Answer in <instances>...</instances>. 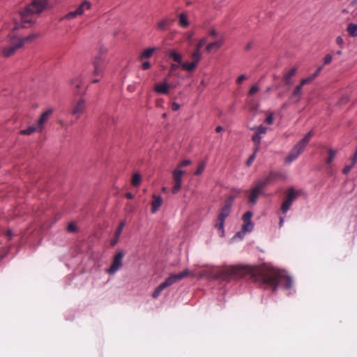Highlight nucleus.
<instances>
[{
	"instance_id": "nucleus-1",
	"label": "nucleus",
	"mask_w": 357,
	"mask_h": 357,
	"mask_svg": "<svg viewBox=\"0 0 357 357\" xmlns=\"http://www.w3.org/2000/svg\"><path fill=\"white\" fill-rule=\"evenodd\" d=\"M255 282H259L265 287L275 291L278 287L289 289L292 287L291 277L275 269H264L250 266H227L220 271V278L229 280L248 277Z\"/></svg>"
},
{
	"instance_id": "nucleus-2",
	"label": "nucleus",
	"mask_w": 357,
	"mask_h": 357,
	"mask_svg": "<svg viewBox=\"0 0 357 357\" xmlns=\"http://www.w3.org/2000/svg\"><path fill=\"white\" fill-rule=\"evenodd\" d=\"M40 36V35L38 33H33L24 38L15 34H9L8 36L9 45L3 47L1 54L4 58H8L15 54L17 50L22 48L25 43H31Z\"/></svg>"
},
{
	"instance_id": "nucleus-3",
	"label": "nucleus",
	"mask_w": 357,
	"mask_h": 357,
	"mask_svg": "<svg viewBox=\"0 0 357 357\" xmlns=\"http://www.w3.org/2000/svg\"><path fill=\"white\" fill-rule=\"evenodd\" d=\"M313 135L314 132L312 130L308 132L305 136L293 147L289 155L285 158V162L291 163L294 161L304 151Z\"/></svg>"
},
{
	"instance_id": "nucleus-4",
	"label": "nucleus",
	"mask_w": 357,
	"mask_h": 357,
	"mask_svg": "<svg viewBox=\"0 0 357 357\" xmlns=\"http://www.w3.org/2000/svg\"><path fill=\"white\" fill-rule=\"evenodd\" d=\"M240 189H234L230 195L224 202V204L220 211L218 218L225 220L231 212V208L233 205L234 199L241 193Z\"/></svg>"
},
{
	"instance_id": "nucleus-5",
	"label": "nucleus",
	"mask_w": 357,
	"mask_h": 357,
	"mask_svg": "<svg viewBox=\"0 0 357 357\" xmlns=\"http://www.w3.org/2000/svg\"><path fill=\"white\" fill-rule=\"evenodd\" d=\"M193 275L192 273L188 269L183 270L182 272L178 274L170 275L161 284L165 288L172 285L173 284L185 278L188 276Z\"/></svg>"
},
{
	"instance_id": "nucleus-6",
	"label": "nucleus",
	"mask_w": 357,
	"mask_h": 357,
	"mask_svg": "<svg viewBox=\"0 0 357 357\" xmlns=\"http://www.w3.org/2000/svg\"><path fill=\"white\" fill-rule=\"evenodd\" d=\"M192 62L183 63L181 64V68L188 72H193L197 67L198 63L202 59V54L198 50H194L191 53Z\"/></svg>"
},
{
	"instance_id": "nucleus-7",
	"label": "nucleus",
	"mask_w": 357,
	"mask_h": 357,
	"mask_svg": "<svg viewBox=\"0 0 357 357\" xmlns=\"http://www.w3.org/2000/svg\"><path fill=\"white\" fill-rule=\"evenodd\" d=\"M279 175V173L271 172L266 176L255 181V185L264 192V190L266 186L274 181Z\"/></svg>"
},
{
	"instance_id": "nucleus-8",
	"label": "nucleus",
	"mask_w": 357,
	"mask_h": 357,
	"mask_svg": "<svg viewBox=\"0 0 357 357\" xmlns=\"http://www.w3.org/2000/svg\"><path fill=\"white\" fill-rule=\"evenodd\" d=\"M123 257L124 253L122 251H119L115 254L113 257L112 263L107 271L108 274L113 275L121 268Z\"/></svg>"
},
{
	"instance_id": "nucleus-9",
	"label": "nucleus",
	"mask_w": 357,
	"mask_h": 357,
	"mask_svg": "<svg viewBox=\"0 0 357 357\" xmlns=\"http://www.w3.org/2000/svg\"><path fill=\"white\" fill-rule=\"evenodd\" d=\"M85 109V100L79 98L72 103L70 113L73 115L76 116L77 119H79L80 115L84 112Z\"/></svg>"
},
{
	"instance_id": "nucleus-10",
	"label": "nucleus",
	"mask_w": 357,
	"mask_h": 357,
	"mask_svg": "<svg viewBox=\"0 0 357 357\" xmlns=\"http://www.w3.org/2000/svg\"><path fill=\"white\" fill-rule=\"evenodd\" d=\"M48 0H32L27 7L30 8L33 13L39 15L46 8Z\"/></svg>"
},
{
	"instance_id": "nucleus-11",
	"label": "nucleus",
	"mask_w": 357,
	"mask_h": 357,
	"mask_svg": "<svg viewBox=\"0 0 357 357\" xmlns=\"http://www.w3.org/2000/svg\"><path fill=\"white\" fill-rule=\"evenodd\" d=\"M86 6L87 9H89L91 7V3L87 1H84L75 11H71L68 13L66 15H64L61 20H70L72 18L76 17L77 15H81L84 13V6Z\"/></svg>"
},
{
	"instance_id": "nucleus-12",
	"label": "nucleus",
	"mask_w": 357,
	"mask_h": 357,
	"mask_svg": "<svg viewBox=\"0 0 357 357\" xmlns=\"http://www.w3.org/2000/svg\"><path fill=\"white\" fill-rule=\"evenodd\" d=\"M174 76L169 75L165 77L160 84H155L153 89H169L177 87V85L173 82Z\"/></svg>"
},
{
	"instance_id": "nucleus-13",
	"label": "nucleus",
	"mask_w": 357,
	"mask_h": 357,
	"mask_svg": "<svg viewBox=\"0 0 357 357\" xmlns=\"http://www.w3.org/2000/svg\"><path fill=\"white\" fill-rule=\"evenodd\" d=\"M20 14L21 16V22L22 23H29L32 25L36 23V21L33 20L32 17L34 13L30 8L26 6L23 10L20 11Z\"/></svg>"
},
{
	"instance_id": "nucleus-14",
	"label": "nucleus",
	"mask_w": 357,
	"mask_h": 357,
	"mask_svg": "<svg viewBox=\"0 0 357 357\" xmlns=\"http://www.w3.org/2000/svg\"><path fill=\"white\" fill-rule=\"evenodd\" d=\"M172 22L173 20L168 17L162 18L157 22L155 24V29L160 32L166 31L169 29Z\"/></svg>"
},
{
	"instance_id": "nucleus-15",
	"label": "nucleus",
	"mask_w": 357,
	"mask_h": 357,
	"mask_svg": "<svg viewBox=\"0 0 357 357\" xmlns=\"http://www.w3.org/2000/svg\"><path fill=\"white\" fill-rule=\"evenodd\" d=\"M224 45V38H221L219 40L208 43L206 47L205 50L208 54H210L213 51L218 52Z\"/></svg>"
},
{
	"instance_id": "nucleus-16",
	"label": "nucleus",
	"mask_w": 357,
	"mask_h": 357,
	"mask_svg": "<svg viewBox=\"0 0 357 357\" xmlns=\"http://www.w3.org/2000/svg\"><path fill=\"white\" fill-rule=\"evenodd\" d=\"M261 194H263V191L255 185L249 192L248 202L252 205L255 204L259 196Z\"/></svg>"
},
{
	"instance_id": "nucleus-17",
	"label": "nucleus",
	"mask_w": 357,
	"mask_h": 357,
	"mask_svg": "<svg viewBox=\"0 0 357 357\" xmlns=\"http://www.w3.org/2000/svg\"><path fill=\"white\" fill-rule=\"evenodd\" d=\"M297 70L298 68L296 66H294L284 75L282 81L287 87H290L293 84L291 77L296 73Z\"/></svg>"
},
{
	"instance_id": "nucleus-18",
	"label": "nucleus",
	"mask_w": 357,
	"mask_h": 357,
	"mask_svg": "<svg viewBox=\"0 0 357 357\" xmlns=\"http://www.w3.org/2000/svg\"><path fill=\"white\" fill-rule=\"evenodd\" d=\"M322 69V67L320 66L319 67L316 72L311 75L310 76L306 77V78H304V79H302L301 80V82L298 85H297L294 89H301L302 87L305 84H309V83H311L312 82V81L314 79V78L318 75V74L320 73V71Z\"/></svg>"
},
{
	"instance_id": "nucleus-19",
	"label": "nucleus",
	"mask_w": 357,
	"mask_h": 357,
	"mask_svg": "<svg viewBox=\"0 0 357 357\" xmlns=\"http://www.w3.org/2000/svg\"><path fill=\"white\" fill-rule=\"evenodd\" d=\"M53 113L52 109H48L46 111H45L41 116H40L38 121V125L39 126V128L43 129V126L45 123L47 121V120L50 119L51 115Z\"/></svg>"
},
{
	"instance_id": "nucleus-20",
	"label": "nucleus",
	"mask_w": 357,
	"mask_h": 357,
	"mask_svg": "<svg viewBox=\"0 0 357 357\" xmlns=\"http://www.w3.org/2000/svg\"><path fill=\"white\" fill-rule=\"evenodd\" d=\"M253 227L252 222H243L241 230L236 233V236L242 238L245 233L250 232L252 230Z\"/></svg>"
},
{
	"instance_id": "nucleus-21",
	"label": "nucleus",
	"mask_w": 357,
	"mask_h": 357,
	"mask_svg": "<svg viewBox=\"0 0 357 357\" xmlns=\"http://www.w3.org/2000/svg\"><path fill=\"white\" fill-rule=\"evenodd\" d=\"M153 201L151 202V212L155 213L162 204V199L160 196L153 195L152 196Z\"/></svg>"
},
{
	"instance_id": "nucleus-22",
	"label": "nucleus",
	"mask_w": 357,
	"mask_h": 357,
	"mask_svg": "<svg viewBox=\"0 0 357 357\" xmlns=\"http://www.w3.org/2000/svg\"><path fill=\"white\" fill-rule=\"evenodd\" d=\"M167 56L172 59L175 62L178 63L181 66L183 63H182V55L177 52L175 50H172L167 53Z\"/></svg>"
},
{
	"instance_id": "nucleus-23",
	"label": "nucleus",
	"mask_w": 357,
	"mask_h": 357,
	"mask_svg": "<svg viewBox=\"0 0 357 357\" xmlns=\"http://www.w3.org/2000/svg\"><path fill=\"white\" fill-rule=\"evenodd\" d=\"M299 192L293 188H289L286 194L284 199L293 204L294 201L299 196Z\"/></svg>"
},
{
	"instance_id": "nucleus-24",
	"label": "nucleus",
	"mask_w": 357,
	"mask_h": 357,
	"mask_svg": "<svg viewBox=\"0 0 357 357\" xmlns=\"http://www.w3.org/2000/svg\"><path fill=\"white\" fill-rule=\"evenodd\" d=\"M157 50L156 47H149L145 49L139 56V60L142 61L144 59H149L152 56L153 53Z\"/></svg>"
},
{
	"instance_id": "nucleus-25",
	"label": "nucleus",
	"mask_w": 357,
	"mask_h": 357,
	"mask_svg": "<svg viewBox=\"0 0 357 357\" xmlns=\"http://www.w3.org/2000/svg\"><path fill=\"white\" fill-rule=\"evenodd\" d=\"M42 129L39 128V126H30L26 129L21 130L20 131V135H29L35 132H42Z\"/></svg>"
},
{
	"instance_id": "nucleus-26",
	"label": "nucleus",
	"mask_w": 357,
	"mask_h": 357,
	"mask_svg": "<svg viewBox=\"0 0 357 357\" xmlns=\"http://www.w3.org/2000/svg\"><path fill=\"white\" fill-rule=\"evenodd\" d=\"M100 60H101L100 55H98L94 58V60L93 61V65L94 67V70L93 71V75H102V70L99 68V63H100Z\"/></svg>"
},
{
	"instance_id": "nucleus-27",
	"label": "nucleus",
	"mask_w": 357,
	"mask_h": 357,
	"mask_svg": "<svg viewBox=\"0 0 357 357\" xmlns=\"http://www.w3.org/2000/svg\"><path fill=\"white\" fill-rule=\"evenodd\" d=\"M257 91L250 90V91H249V93H248V104L249 109L252 111L256 110L258 107V105L257 103L252 102V98L255 94V92H257Z\"/></svg>"
},
{
	"instance_id": "nucleus-28",
	"label": "nucleus",
	"mask_w": 357,
	"mask_h": 357,
	"mask_svg": "<svg viewBox=\"0 0 357 357\" xmlns=\"http://www.w3.org/2000/svg\"><path fill=\"white\" fill-rule=\"evenodd\" d=\"M178 24L183 28L188 27L190 25L187 13H181L178 15Z\"/></svg>"
},
{
	"instance_id": "nucleus-29",
	"label": "nucleus",
	"mask_w": 357,
	"mask_h": 357,
	"mask_svg": "<svg viewBox=\"0 0 357 357\" xmlns=\"http://www.w3.org/2000/svg\"><path fill=\"white\" fill-rule=\"evenodd\" d=\"M185 172L178 169H175L172 172L174 182L182 183V176Z\"/></svg>"
},
{
	"instance_id": "nucleus-30",
	"label": "nucleus",
	"mask_w": 357,
	"mask_h": 357,
	"mask_svg": "<svg viewBox=\"0 0 357 357\" xmlns=\"http://www.w3.org/2000/svg\"><path fill=\"white\" fill-rule=\"evenodd\" d=\"M347 31L349 35L351 37L357 36V24L354 23H349L347 26Z\"/></svg>"
},
{
	"instance_id": "nucleus-31",
	"label": "nucleus",
	"mask_w": 357,
	"mask_h": 357,
	"mask_svg": "<svg viewBox=\"0 0 357 357\" xmlns=\"http://www.w3.org/2000/svg\"><path fill=\"white\" fill-rule=\"evenodd\" d=\"M337 153V150H335L333 149H328V155L327 158L326 159V164L329 165L333 161Z\"/></svg>"
},
{
	"instance_id": "nucleus-32",
	"label": "nucleus",
	"mask_w": 357,
	"mask_h": 357,
	"mask_svg": "<svg viewBox=\"0 0 357 357\" xmlns=\"http://www.w3.org/2000/svg\"><path fill=\"white\" fill-rule=\"evenodd\" d=\"M141 176L139 173H135L132 175V180H131V184L134 187H137L140 185L141 183Z\"/></svg>"
},
{
	"instance_id": "nucleus-33",
	"label": "nucleus",
	"mask_w": 357,
	"mask_h": 357,
	"mask_svg": "<svg viewBox=\"0 0 357 357\" xmlns=\"http://www.w3.org/2000/svg\"><path fill=\"white\" fill-rule=\"evenodd\" d=\"M225 220L218 218L215 227L219 231L220 235L223 236L224 234Z\"/></svg>"
},
{
	"instance_id": "nucleus-34",
	"label": "nucleus",
	"mask_w": 357,
	"mask_h": 357,
	"mask_svg": "<svg viewBox=\"0 0 357 357\" xmlns=\"http://www.w3.org/2000/svg\"><path fill=\"white\" fill-rule=\"evenodd\" d=\"M291 205L292 204H291L290 202L284 199L281 205V211L284 214L287 213V212L290 209Z\"/></svg>"
},
{
	"instance_id": "nucleus-35",
	"label": "nucleus",
	"mask_w": 357,
	"mask_h": 357,
	"mask_svg": "<svg viewBox=\"0 0 357 357\" xmlns=\"http://www.w3.org/2000/svg\"><path fill=\"white\" fill-rule=\"evenodd\" d=\"M206 162L205 161H202L199 162L197 170L195 172V175L198 176L200 175L204 170L206 167Z\"/></svg>"
},
{
	"instance_id": "nucleus-36",
	"label": "nucleus",
	"mask_w": 357,
	"mask_h": 357,
	"mask_svg": "<svg viewBox=\"0 0 357 357\" xmlns=\"http://www.w3.org/2000/svg\"><path fill=\"white\" fill-rule=\"evenodd\" d=\"M165 288L162 286V284H160L153 292L152 297L154 298H158L160 294H161L162 291L165 289Z\"/></svg>"
},
{
	"instance_id": "nucleus-37",
	"label": "nucleus",
	"mask_w": 357,
	"mask_h": 357,
	"mask_svg": "<svg viewBox=\"0 0 357 357\" xmlns=\"http://www.w3.org/2000/svg\"><path fill=\"white\" fill-rule=\"evenodd\" d=\"M126 225V221L125 220H123L120 222L118 228L116 229V231H115V236L116 237H119L121 232H122V230L124 227V226Z\"/></svg>"
},
{
	"instance_id": "nucleus-38",
	"label": "nucleus",
	"mask_w": 357,
	"mask_h": 357,
	"mask_svg": "<svg viewBox=\"0 0 357 357\" xmlns=\"http://www.w3.org/2000/svg\"><path fill=\"white\" fill-rule=\"evenodd\" d=\"M181 183H182L174 182V185H173V188L172 189V194L176 195V194H177L180 191L181 188Z\"/></svg>"
},
{
	"instance_id": "nucleus-39",
	"label": "nucleus",
	"mask_w": 357,
	"mask_h": 357,
	"mask_svg": "<svg viewBox=\"0 0 357 357\" xmlns=\"http://www.w3.org/2000/svg\"><path fill=\"white\" fill-rule=\"evenodd\" d=\"M252 216V213L250 211H247L243 215V221L248 222H252V221H251Z\"/></svg>"
},
{
	"instance_id": "nucleus-40",
	"label": "nucleus",
	"mask_w": 357,
	"mask_h": 357,
	"mask_svg": "<svg viewBox=\"0 0 357 357\" xmlns=\"http://www.w3.org/2000/svg\"><path fill=\"white\" fill-rule=\"evenodd\" d=\"M206 38H202L198 42V43L196 45V47H195V50H198L199 52H200L201 48L206 44Z\"/></svg>"
},
{
	"instance_id": "nucleus-41",
	"label": "nucleus",
	"mask_w": 357,
	"mask_h": 357,
	"mask_svg": "<svg viewBox=\"0 0 357 357\" xmlns=\"http://www.w3.org/2000/svg\"><path fill=\"white\" fill-rule=\"evenodd\" d=\"M356 162H354V160H351V163L349 165H346L344 169H342V173L344 174H347L351 169L353 168V167L355 165Z\"/></svg>"
},
{
	"instance_id": "nucleus-42",
	"label": "nucleus",
	"mask_w": 357,
	"mask_h": 357,
	"mask_svg": "<svg viewBox=\"0 0 357 357\" xmlns=\"http://www.w3.org/2000/svg\"><path fill=\"white\" fill-rule=\"evenodd\" d=\"M252 139L255 144H260L261 135L259 133L255 132Z\"/></svg>"
},
{
	"instance_id": "nucleus-43",
	"label": "nucleus",
	"mask_w": 357,
	"mask_h": 357,
	"mask_svg": "<svg viewBox=\"0 0 357 357\" xmlns=\"http://www.w3.org/2000/svg\"><path fill=\"white\" fill-rule=\"evenodd\" d=\"M191 164V161L190 160H184L180 164L178 165L177 168L180 169V168L189 165Z\"/></svg>"
},
{
	"instance_id": "nucleus-44",
	"label": "nucleus",
	"mask_w": 357,
	"mask_h": 357,
	"mask_svg": "<svg viewBox=\"0 0 357 357\" xmlns=\"http://www.w3.org/2000/svg\"><path fill=\"white\" fill-rule=\"evenodd\" d=\"M256 158V155H255V153H253L250 156V158H248V160H247L246 162V165L247 166H250L252 165V163L253 162V161L255 160Z\"/></svg>"
},
{
	"instance_id": "nucleus-45",
	"label": "nucleus",
	"mask_w": 357,
	"mask_h": 357,
	"mask_svg": "<svg viewBox=\"0 0 357 357\" xmlns=\"http://www.w3.org/2000/svg\"><path fill=\"white\" fill-rule=\"evenodd\" d=\"M267 128L266 127H264L263 126H259L257 129V133L264 134L266 132Z\"/></svg>"
},
{
	"instance_id": "nucleus-46",
	"label": "nucleus",
	"mask_w": 357,
	"mask_h": 357,
	"mask_svg": "<svg viewBox=\"0 0 357 357\" xmlns=\"http://www.w3.org/2000/svg\"><path fill=\"white\" fill-rule=\"evenodd\" d=\"M77 230L76 225L73 223H69L68 225V231L70 232H75Z\"/></svg>"
},
{
	"instance_id": "nucleus-47",
	"label": "nucleus",
	"mask_w": 357,
	"mask_h": 357,
	"mask_svg": "<svg viewBox=\"0 0 357 357\" xmlns=\"http://www.w3.org/2000/svg\"><path fill=\"white\" fill-rule=\"evenodd\" d=\"M332 60V56L330 54H327L324 59V64L329 63Z\"/></svg>"
},
{
	"instance_id": "nucleus-48",
	"label": "nucleus",
	"mask_w": 357,
	"mask_h": 357,
	"mask_svg": "<svg viewBox=\"0 0 357 357\" xmlns=\"http://www.w3.org/2000/svg\"><path fill=\"white\" fill-rule=\"evenodd\" d=\"M273 122V116L272 114H269L265 119V123L267 124H272Z\"/></svg>"
},
{
	"instance_id": "nucleus-49",
	"label": "nucleus",
	"mask_w": 357,
	"mask_h": 357,
	"mask_svg": "<svg viewBox=\"0 0 357 357\" xmlns=\"http://www.w3.org/2000/svg\"><path fill=\"white\" fill-rule=\"evenodd\" d=\"M142 67L144 70H148L151 68V63L149 61H144L142 64Z\"/></svg>"
},
{
	"instance_id": "nucleus-50",
	"label": "nucleus",
	"mask_w": 357,
	"mask_h": 357,
	"mask_svg": "<svg viewBox=\"0 0 357 357\" xmlns=\"http://www.w3.org/2000/svg\"><path fill=\"white\" fill-rule=\"evenodd\" d=\"M171 107L173 111H176L180 108V105L175 102H173L172 103Z\"/></svg>"
},
{
	"instance_id": "nucleus-51",
	"label": "nucleus",
	"mask_w": 357,
	"mask_h": 357,
	"mask_svg": "<svg viewBox=\"0 0 357 357\" xmlns=\"http://www.w3.org/2000/svg\"><path fill=\"white\" fill-rule=\"evenodd\" d=\"M209 34H210V36H211L212 37L215 38V37L217 36L218 33H217V31H216L215 29L212 28V29H210V31H209Z\"/></svg>"
},
{
	"instance_id": "nucleus-52",
	"label": "nucleus",
	"mask_w": 357,
	"mask_h": 357,
	"mask_svg": "<svg viewBox=\"0 0 357 357\" xmlns=\"http://www.w3.org/2000/svg\"><path fill=\"white\" fill-rule=\"evenodd\" d=\"M20 29V24L17 21H15V26L12 29V32L14 33V32H15L16 31H17Z\"/></svg>"
},
{
	"instance_id": "nucleus-53",
	"label": "nucleus",
	"mask_w": 357,
	"mask_h": 357,
	"mask_svg": "<svg viewBox=\"0 0 357 357\" xmlns=\"http://www.w3.org/2000/svg\"><path fill=\"white\" fill-rule=\"evenodd\" d=\"M336 42L340 46V47H342V45H343V40L341 36H338L336 38Z\"/></svg>"
},
{
	"instance_id": "nucleus-54",
	"label": "nucleus",
	"mask_w": 357,
	"mask_h": 357,
	"mask_svg": "<svg viewBox=\"0 0 357 357\" xmlns=\"http://www.w3.org/2000/svg\"><path fill=\"white\" fill-rule=\"evenodd\" d=\"M245 78L246 77L245 75H241L237 78L236 82L238 83H241L243 80L245 79Z\"/></svg>"
},
{
	"instance_id": "nucleus-55",
	"label": "nucleus",
	"mask_w": 357,
	"mask_h": 357,
	"mask_svg": "<svg viewBox=\"0 0 357 357\" xmlns=\"http://www.w3.org/2000/svg\"><path fill=\"white\" fill-rule=\"evenodd\" d=\"M119 237H116L114 236V238L111 241V245H112V246L115 245L119 241Z\"/></svg>"
},
{
	"instance_id": "nucleus-56",
	"label": "nucleus",
	"mask_w": 357,
	"mask_h": 357,
	"mask_svg": "<svg viewBox=\"0 0 357 357\" xmlns=\"http://www.w3.org/2000/svg\"><path fill=\"white\" fill-rule=\"evenodd\" d=\"M126 210H127L128 212L131 213V212H132V211H133V207H132L131 205H130V204H127V205H126Z\"/></svg>"
},
{
	"instance_id": "nucleus-57",
	"label": "nucleus",
	"mask_w": 357,
	"mask_h": 357,
	"mask_svg": "<svg viewBox=\"0 0 357 357\" xmlns=\"http://www.w3.org/2000/svg\"><path fill=\"white\" fill-rule=\"evenodd\" d=\"M6 236L8 238H11V237L13 236V232L10 229H8L7 231H6Z\"/></svg>"
},
{
	"instance_id": "nucleus-58",
	"label": "nucleus",
	"mask_w": 357,
	"mask_h": 357,
	"mask_svg": "<svg viewBox=\"0 0 357 357\" xmlns=\"http://www.w3.org/2000/svg\"><path fill=\"white\" fill-rule=\"evenodd\" d=\"M125 197L127 198V199H132L134 197L133 195L131 193V192H127L126 195H125Z\"/></svg>"
},
{
	"instance_id": "nucleus-59",
	"label": "nucleus",
	"mask_w": 357,
	"mask_h": 357,
	"mask_svg": "<svg viewBox=\"0 0 357 357\" xmlns=\"http://www.w3.org/2000/svg\"><path fill=\"white\" fill-rule=\"evenodd\" d=\"M249 89H259V86L257 84H254Z\"/></svg>"
},
{
	"instance_id": "nucleus-60",
	"label": "nucleus",
	"mask_w": 357,
	"mask_h": 357,
	"mask_svg": "<svg viewBox=\"0 0 357 357\" xmlns=\"http://www.w3.org/2000/svg\"><path fill=\"white\" fill-rule=\"evenodd\" d=\"M223 129H224V128H223L221 126H217V127H216V128H215V131H216L217 132H220L222 131V130H223Z\"/></svg>"
},
{
	"instance_id": "nucleus-61",
	"label": "nucleus",
	"mask_w": 357,
	"mask_h": 357,
	"mask_svg": "<svg viewBox=\"0 0 357 357\" xmlns=\"http://www.w3.org/2000/svg\"><path fill=\"white\" fill-rule=\"evenodd\" d=\"M259 144H255V148H254V153H255V154L259 151Z\"/></svg>"
},
{
	"instance_id": "nucleus-62",
	"label": "nucleus",
	"mask_w": 357,
	"mask_h": 357,
	"mask_svg": "<svg viewBox=\"0 0 357 357\" xmlns=\"http://www.w3.org/2000/svg\"><path fill=\"white\" fill-rule=\"evenodd\" d=\"M284 223V218L280 217V222H279V227H282Z\"/></svg>"
},
{
	"instance_id": "nucleus-63",
	"label": "nucleus",
	"mask_w": 357,
	"mask_h": 357,
	"mask_svg": "<svg viewBox=\"0 0 357 357\" xmlns=\"http://www.w3.org/2000/svg\"><path fill=\"white\" fill-rule=\"evenodd\" d=\"M106 52V49L104 47L100 48V54L102 56V54Z\"/></svg>"
},
{
	"instance_id": "nucleus-64",
	"label": "nucleus",
	"mask_w": 357,
	"mask_h": 357,
	"mask_svg": "<svg viewBox=\"0 0 357 357\" xmlns=\"http://www.w3.org/2000/svg\"><path fill=\"white\" fill-rule=\"evenodd\" d=\"M193 35H194V32H192V31L188 33V38L190 39Z\"/></svg>"
}]
</instances>
